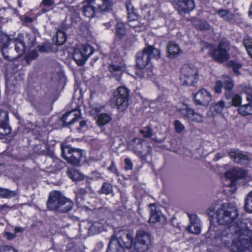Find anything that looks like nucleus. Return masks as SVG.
Returning a JSON list of instances; mask_svg holds the SVG:
<instances>
[{"label": "nucleus", "mask_w": 252, "mask_h": 252, "mask_svg": "<svg viewBox=\"0 0 252 252\" xmlns=\"http://www.w3.org/2000/svg\"><path fill=\"white\" fill-rule=\"evenodd\" d=\"M238 212L229 204H223L216 211L215 217L221 225L211 224L205 234L207 239L227 246L232 240L236 252H252V226L250 229L243 221H235Z\"/></svg>", "instance_id": "nucleus-1"}, {"label": "nucleus", "mask_w": 252, "mask_h": 252, "mask_svg": "<svg viewBox=\"0 0 252 252\" xmlns=\"http://www.w3.org/2000/svg\"><path fill=\"white\" fill-rule=\"evenodd\" d=\"M125 237L126 241L124 240L125 237L121 236L118 239L113 237L108 248V252H124V249H129L133 246L134 249L139 252H143L149 248L151 244V236L143 231H137L133 244V236L131 233H126Z\"/></svg>", "instance_id": "nucleus-2"}, {"label": "nucleus", "mask_w": 252, "mask_h": 252, "mask_svg": "<svg viewBox=\"0 0 252 252\" xmlns=\"http://www.w3.org/2000/svg\"><path fill=\"white\" fill-rule=\"evenodd\" d=\"M203 52H206L212 57L215 60L219 62H223L228 59L229 55L228 53L229 50V43L228 42H221L217 49L207 43H203L201 49Z\"/></svg>", "instance_id": "nucleus-3"}, {"label": "nucleus", "mask_w": 252, "mask_h": 252, "mask_svg": "<svg viewBox=\"0 0 252 252\" xmlns=\"http://www.w3.org/2000/svg\"><path fill=\"white\" fill-rule=\"evenodd\" d=\"M159 57V51L153 46H149L137 53V66L139 68H143L149 65L151 58L158 59Z\"/></svg>", "instance_id": "nucleus-4"}, {"label": "nucleus", "mask_w": 252, "mask_h": 252, "mask_svg": "<svg viewBox=\"0 0 252 252\" xmlns=\"http://www.w3.org/2000/svg\"><path fill=\"white\" fill-rule=\"evenodd\" d=\"M63 158L72 165H78L85 159L83 151L73 149L70 146L62 144L61 147Z\"/></svg>", "instance_id": "nucleus-5"}, {"label": "nucleus", "mask_w": 252, "mask_h": 252, "mask_svg": "<svg viewBox=\"0 0 252 252\" xmlns=\"http://www.w3.org/2000/svg\"><path fill=\"white\" fill-rule=\"evenodd\" d=\"M198 70L194 66L185 65L181 71L180 80L183 85L193 86L198 80Z\"/></svg>", "instance_id": "nucleus-6"}, {"label": "nucleus", "mask_w": 252, "mask_h": 252, "mask_svg": "<svg viewBox=\"0 0 252 252\" xmlns=\"http://www.w3.org/2000/svg\"><path fill=\"white\" fill-rule=\"evenodd\" d=\"M94 52V48L90 45H82L76 47L73 52V57L76 63L83 65L90 56Z\"/></svg>", "instance_id": "nucleus-7"}, {"label": "nucleus", "mask_w": 252, "mask_h": 252, "mask_svg": "<svg viewBox=\"0 0 252 252\" xmlns=\"http://www.w3.org/2000/svg\"><path fill=\"white\" fill-rule=\"evenodd\" d=\"M246 173L240 168L233 167L226 171L223 177L224 185L225 186L235 188V181L237 178H244Z\"/></svg>", "instance_id": "nucleus-8"}, {"label": "nucleus", "mask_w": 252, "mask_h": 252, "mask_svg": "<svg viewBox=\"0 0 252 252\" xmlns=\"http://www.w3.org/2000/svg\"><path fill=\"white\" fill-rule=\"evenodd\" d=\"M128 148L139 157L146 155L150 150V148L146 146V141L140 138L132 139L128 145Z\"/></svg>", "instance_id": "nucleus-9"}, {"label": "nucleus", "mask_w": 252, "mask_h": 252, "mask_svg": "<svg viewBox=\"0 0 252 252\" xmlns=\"http://www.w3.org/2000/svg\"><path fill=\"white\" fill-rule=\"evenodd\" d=\"M117 108L120 111H123L128 105V91L125 87H119L115 92Z\"/></svg>", "instance_id": "nucleus-10"}, {"label": "nucleus", "mask_w": 252, "mask_h": 252, "mask_svg": "<svg viewBox=\"0 0 252 252\" xmlns=\"http://www.w3.org/2000/svg\"><path fill=\"white\" fill-rule=\"evenodd\" d=\"M178 111L184 116L195 123H201L203 117L198 113L195 112L192 109L186 104H183L181 108H178Z\"/></svg>", "instance_id": "nucleus-11"}, {"label": "nucleus", "mask_w": 252, "mask_h": 252, "mask_svg": "<svg viewBox=\"0 0 252 252\" xmlns=\"http://www.w3.org/2000/svg\"><path fill=\"white\" fill-rule=\"evenodd\" d=\"M194 99L196 104L207 106L212 101V95L210 92L202 89L194 94Z\"/></svg>", "instance_id": "nucleus-12"}, {"label": "nucleus", "mask_w": 252, "mask_h": 252, "mask_svg": "<svg viewBox=\"0 0 252 252\" xmlns=\"http://www.w3.org/2000/svg\"><path fill=\"white\" fill-rule=\"evenodd\" d=\"M64 198L60 191H54L51 192L47 202V207L50 210H58Z\"/></svg>", "instance_id": "nucleus-13"}, {"label": "nucleus", "mask_w": 252, "mask_h": 252, "mask_svg": "<svg viewBox=\"0 0 252 252\" xmlns=\"http://www.w3.org/2000/svg\"><path fill=\"white\" fill-rule=\"evenodd\" d=\"M189 218V224L187 227V230L188 232L198 234L201 232V224L200 220L195 214L188 213Z\"/></svg>", "instance_id": "nucleus-14"}, {"label": "nucleus", "mask_w": 252, "mask_h": 252, "mask_svg": "<svg viewBox=\"0 0 252 252\" xmlns=\"http://www.w3.org/2000/svg\"><path fill=\"white\" fill-rule=\"evenodd\" d=\"M82 11L84 15L88 18H93L98 12L95 2L84 0L83 2Z\"/></svg>", "instance_id": "nucleus-15"}, {"label": "nucleus", "mask_w": 252, "mask_h": 252, "mask_svg": "<svg viewBox=\"0 0 252 252\" xmlns=\"http://www.w3.org/2000/svg\"><path fill=\"white\" fill-rule=\"evenodd\" d=\"M179 11L188 12L194 9L195 4L193 0H173Z\"/></svg>", "instance_id": "nucleus-16"}, {"label": "nucleus", "mask_w": 252, "mask_h": 252, "mask_svg": "<svg viewBox=\"0 0 252 252\" xmlns=\"http://www.w3.org/2000/svg\"><path fill=\"white\" fill-rule=\"evenodd\" d=\"M7 121V112L0 111V135H6L10 133L11 128L8 125Z\"/></svg>", "instance_id": "nucleus-17"}, {"label": "nucleus", "mask_w": 252, "mask_h": 252, "mask_svg": "<svg viewBox=\"0 0 252 252\" xmlns=\"http://www.w3.org/2000/svg\"><path fill=\"white\" fill-rule=\"evenodd\" d=\"M80 115L79 111H69L64 114L62 118V121L66 126L74 124L79 119Z\"/></svg>", "instance_id": "nucleus-18"}, {"label": "nucleus", "mask_w": 252, "mask_h": 252, "mask_svg": "<svg viewBox=\"0 0 252 252\" xmlns=\"http://www.w3.org/2000/svg\"><path fill=\"white\" fill-rule=\"evenodd\" d=\"M229 156L236 163L240 164H246L248 163V156L238 150L230 152Z\"/></svg>", "instance_id": "nucleus-19"}, {"label": "nucleus", "mask_w": 252, "mask_h": 252, "mask_svg": "<svg viewBox=\"0 0 252 252\" xmlns=\"http://www.w3.org/2000/svg\"><path fill=\"white\" fill-rule=\"evenodd\" d=\"M23 35L19 34L14 42L15 43V50L18 53V56H21L23 54L25 50V43L23 42Z\"/></svg>", "instance_id": "nucleus-20"}, {"label": "nucleus", "mask_w": 252, "mask_h": 252, "mask_svg": "<svg viewBox=\"0 0 252 252\" xmlns=\"http://www.w3.org/2000/svg\"><path fill=\"white\" fill-rule=\"evenodd\" d=\"M225 107L224 102L222 100L213 103L210 108V113L211 114H209V116H215L217 114H220Z\"/></svg>", "instance_id": "nucleus-21"}, {"label": "nucleus", "mask_w": 252, "mask_h": 252, "mask_svg": "<svg viewBox=\"0 0 252 252\" xmlns=\"http://www.w3.org/2000/svg\"><path fill=\"white\" fill-rule=\"evenodd\" d=\"M149 207L151 209L149 221L150 223H154L160 220L161 213L157 211L155 204H151L149 205Z\"/></svg>", "instance_id": "nucleus-22"}, {"label": "nucleus", "mask_w": 252, "mask_h": 252, "mask_svg": "<svg viewBox=\"0 0 252 252\" xmlns=\"http://www.w3.org/2000/svg\"><path fill=\"white\" fill-rule=\"evenodd\" d=\"M136 75L139 78L152 79L155 75L152 66L147 68L144 71L139 70L136 71Z\"/></svg>", "instance_id": "nucleus-23"}, {"label": "nucleus", "mask_w": 252, "mask_h": 252, "mask_svg": "<svg viewBox=\"0 0 252 252\" xmlns=\"http://www.w3.org/2000/svg\"><path fill=\"white\" fill-rule=\"evenodd\" d=\"M68 177L73 181H81L84 179V175L75 169L74 168H69L67 170Z\"/></svg>", "instance_id": "nucleus-24"}, {"label": "nucleus", "mask_w": 252, "mask_h": 252, "mask_svg": "<svg viewBox=\"0 0 252 252\" xmlns=\"http://www.w3.org/2000/svg\"><path fill=\"white\" fill-rule=\"evenodd\" d=\"M225 96L227 99L229 100L231 99V100L229 101L227 107H230L231 106H238L241 103L242 97L238 94H235L231 96L226 93Z\"/></svg>", "instance_id": "nucleus-25"}, {"label": "nucleus", "mask_w": 252, "mask_h": 252, "mask_svg": "<svg viewBox=\"0 0 252 252\" xmlns=\"http://www.w3.org/2000/svg\"><path fill=\"white\" fill-rule=\"evenodd\" d=\"M217 13L220 18L225 21H231L234 18V15L228 9H220Z\"/></svg>", "instance_id": "nucleus-26"}, {"label": "nucleus", "mask_w": 252, "mask_h": 252, "mask_svg": "<svg viewBox=\"0 0 252 252\" xmlns=\"http://www.w3.org/2000/svg\"><path fill=\"white\" fill-rule=\"evenodd\" d=\"M126 9L127 11L128 19L130 21H136L138 19V16L136 13V10L134 8L133 5L128 3L126 4Z\"/></svg>", "instance_id": "nucleus-27"}, {"label": "nucleus", "mask_w": 252, "mask_h": 252, "mask_svg": "<svg viewBox=\"0 0 252 252\" xmlns=\"http://www.w3.org/2000/svg\"><path fill=\"white\" fill-rule=\"evenodd\" d=\"M72 207L73 203L72 201L65 197L63 201L61 203V207H59L58 210L60 212H65L70 210Z\"/></svg>", "instance_id": "nucleus-28"}, {"label": "nucleus", "mask_w": 252, "mask_h": 252, "mask_svg": "<svg viewBox=\"0 0 252 252\" xmlns=\"http://www.w3.org/2000/svg\"><path fill=\"white\" fill-rule=\"evenodd\" d=\"M11 40L9 39L8 36L7 35L0 33V49L3 54V51L4 49L8 47L9 42Z\"/></svg>", "instance_id": "nucleus-29"}, {"label": "nucleus", "mask_w": 252, "mask_h": 252, "mask_svg": "<svg viewBox=\"0 0 252 252\" xmlns=\"http://www.w3.org/2000/svg\"><path fill=\"white\" fill-rule=\"evenodd\" d=\"M238 111L243 116L252 115V104H247L242 105L239 108Z\"/></svg>", "instance_id": "nucleus-30"}, {"label": "nucleus", "mask_w": 252, "mask_h": 252, "mask_svg": "<svg viewBox=\"0 0 252 252\" xmlns=\"http://www.w3.org/2000/svg\"><path fill=\"white\" fill-rule=\"evenodd\" d=\"M103 230V224L99 222H94L89 228V233L93 235Z\"/></svg>", "instance_id": "nucleus-31"}, {"label": "nucleus", "mask_w": 252, "mask_h": 252, "mask_svg": "<svg viewBox=\"0 0 252 252\" xmlns=\"http://www.w3.org/2000/svg\"><path fill=\"white\" fill-rule=\"evenodd\" d=\"M56 40V44L57 45H62L65 42L66 36L63 30L60 29L57 31Z\"/></svg>", "instance_id": "nucleus-32"}, {"label": "nucleus", "mask_w": 252, "mask_h": 252, "mask_svg": "<svg viewBox=\"0 0 252 252\" xmlns=\"http://www.w3.org/2000/svg\"><path fill=\"white\" fill-rule=\"evenodd\" d=\"M111 120V117L109 114H101L97 119V122L99 126H104L107 124Z\"/></svg>", "instance_id": "nucleus-33"}, {"label": "nucleus", "mask_w": 252, "mask_h": 252, "mask_svg": "<svg viewBox=\"0 0 252 252\" xmlns=\"http://www.w3.org/2000/svg\"><path fill=\"white\" fill-rule=\"evenodd\" d=\"M180 51L179 47L178 45L175 44L173 42H171L168 46V52L170 55H177Z\"/></svg>", "instance_id": "nucleus-34"}, {"label": "nucleus", "mask_w": 252, "mask_h": 252, "mask_svg": "<svg viewBox=\"0 0 252 252\" xmlns=\"http://www.w3.org/2000/svg\"><path fill=\"white\" fill-rule=\"evenodd\" d=\"M109 69L111 72H117L116 80L120 81L121 80V66L118 65L110 64Z\"/></svg>", "instance_id": "nucleus-35"}, {"label": "nucleus", "mask_w": 252, "mask_h": 252, "mask_svg": "<svg viewBox=\"0 0 252 252\" xmlns=\"http://www.w3.org/2000/svg\"><path fill=\"white\" fill-rule=\"evenodd\" d=\"M245 207L248 212L252 213V191L248 194L246 199Z\"/></svg>", "instance_id": "nucleus-36"}, {"label": "nucleus", "mask_w": 252, "mask_h": 252, "mask_svg": "<svg viewBox=\"0 0 252 252\" xmlns=\"http://www.w3.org/2000/svg\"><path fill=\"white\" fill-rule=\"evenodd\" d=\"M222 79L224 83L225 89L227 91L232 90L234 86L232 78L228 76H223Z\"/></svg>", "instance_id": "nucleus-37"}, {"label": "nucleus", "mask_w": 252, "mask_h": 252, "mask_svg": "<svg viewBox=\"0 0 252 252\" xmlns=\"http://www.w3.org/2000/svg\"><path fill=\"white\" fill-rule=\"evenodd\" d=\"M126 33V30L123 23H119L116 26V35L120 38L123 36Z\"/></svg>", "instance_id": "nucleus-38"}, {"label": "nucleus", "mask_w": 252, "mask_h": 252, "mask_svg": "<svg viewBox=\"0 0 252 252\" xmlns=\"http://www.w3.org/2000/svg\"><path fill=\"white\" fill-rule=\"evenodd\" d=\"M196 28L200 30H208L210 29V25L204 20L197 21L194 23Z\"/></svg>", "instance_id": "nucleus-39"}, {"label": "nucleus", "mask_w": 252, "mask_h": 252, "mask_svg": "<svg viewBox=\"0 0 252 252\" xmlns=\"http://www.w3.org/2000/svg\"><path fill=\"white\" fill-rule=\"evenodd\" d=\"M15 191H11L7 189H1L0 191V197L2 198H10L16 195Z\"/></svg>", "instance_id": "nucleus-40"}, {"label": "nucleus", "mask_w": 252, "mask_h": 252, "mask_svg": "<svg viewBox=\"0 0 252 252\" xmlns=\"http://www.w3.org/2000/svg\"><path fill=\"white\" fill-rule=\"evenodd\" d=\"M101 191L102 193L108 194L113 191L112 186L108 183H104L101 188Z\"/></svg>", "instance_id": "nucleus-41"}, {"label": "nucleus", "mask_w": 252, "mask_h": 252, "mask_svg": "<svg viewBox=\"0 0 252 252\" xmlns=\"http://www.w3.org/2000/svg\"><path fill=\"white\" fill-rule=\"evenodd\" d=\"M174 127L176 131L178 133L182 132L185 130L184 126L178 120L174 122Z\"/></svg>", "instance_id": "nucleus-42"}, {"label": "nucleus", "mask_w": 252, "mask_h": 252, "mask_svg": "<svg viewBox=\"0 0 252 252\" xmlns=\"http://www.w3.org/2000/svg\"><path fill=\"white\" fill-rule=\"evenodd\" d=\"M140 133L145 137H149L152 136V129L150 127L147 126L140 130Z\"/></svg>", "instance_id": "nucleus-43"}, {"label": "nucleus", "mask_w": 252, "mask_h": 252, "mask_svg": "<svg viewBox=\"0 0 252 252\" xmlns=\"http://www.w3.org/2000/svg\"><path fill=\"white\" fill-rule=\"evenodd\" d=\"M229 65H230L232 67L234 73L236 75H238L240 74L238 69L241 67V65L240 64L231 61L229 63Z\"/></svg>", "instance_id": "nucleus-44"}, {"label": "nucleus", "mask_w": 252, "mask_h": 252, "mask_svg": "<svg viewBox=\"0 0 252 252\" xmlns=\"http://www.w3.org/2000/svg\"><path fill=\"white\" fill-rule=\"evenodd\" d=\"M243 90L247 94V99L248 101H252V88L249 87H245Z\"/></svg>", "instance_id": "nucleus-45"}, {"label": "nucleus", "mask_w": 252, "mask_h": 252, "mask_svg": "<svg viewBox=\"0 0 252 252\" xmlns=\"http://www.w3.org/2000/svg\"><path fill=\"white\" fill-rule=\"evenodd\" d=\"M0 252H18V251L12 246H5L1 248Z\"/></svg>", "instance_id": "nucleus-46"}, {"label": "nucleus", "mask_w": 252, "mask_h": 252, "mask_svg": "<svg viewBox=\"0 0 252 252\" xmlns=\"http://www.w3.org/2000/svg\"><path fill=\"white\" fill-rule=\"evenodd\" d=\"M222 86V82L221 81H217L216 83V85L214 88L215 93L218 94L220 93L221 92Z\"/></svg>", "instance_id": "nucleus-47"}, {"label": "nucleus", "mask_w": 252, "mask_h": 252, "mask_svg": "<svg viewBox=\"0 0 252 252\" xmlns=\"http://www.w3.org/2000/svg\"><path fill=\"white\" fill-rule=\"evenodd\" d=\"M55 3L54 0H42L40 6H45L46 7H50L54 5Z\"/></svg>", "instance_id": "nucleus-48"}, {"label": "nucleus", "mask_w": 252, "mask_h": 252, "mask_svg": "<svg viewBox=\"0 0 252 252\" xmlns=\"http://www.w3.org/2000/svg\"><path fill=\"white\" fill-rule=\"evenodd\" d=\"M87 125L86 122L85 121H82L79 123V127L77 128L79 132H82L87 129Z\"/></svg>", "instance_id": "nucleus-49"}, {"label": "nucleus", "mask_w": 252, "mask_h": 252, "mask_svg": "<svg viewBox=\"0 0 252 252\" xmlns=\"http://www.w3.org/2000/svg\"><path fill=\"white\" fill-rule=\"evenodd\" d=\"M75 192L77 199H78L79 198L82 199V196L85 194L86 190L84 189H77Z\"/></svg>", "instance_id": "nucleus-50"}, {"label": "nucleus", "mask_w": 252, "mask_h": 252, "mask_svg": "<svg viewBox=\"0 0 252 252\" xmlns=\"http://www.w3.org/2000/svg\"><path fill=\"white\" fill-rule=\"evenodd\" d=\"M244 45L246 49L252 47V39L250 38H245L244 40Z\"/></svg>", "instance_id": "nucleus-51"}, {"label": "nucleus", "mask_w": 252, "mask_h": 252, "mask_svg": "<svg viewBox=\"0 0 252 252\" xmlns=\"http://www.w3.org/2000/svg\"><path fill=\"white\" fill-rule=\"evenodd\" d=\"M125 162L126 165V166L125 167L126 169V170H130L132 168V163L128 158H126L125 159Z\"/></svg>", "instance_id": "nucleus-52"}, {"label": "nucleus", "mask_w": 252, "mask_h": 252, "mask_svg": "<svg viewBox=\"0 0 252 252\" xmlns=\"http://www.w3.org/2000/svg\"><path fill=\"white\" fill-rule=\"evenodd\" d=\"M226 155V154L224 152H220L217 153L214 157V160L217 161Z\"/></svg>", "instance_id": "nucleus-53"}, {"label": "nucleus", "mask_w": 252, "mask_h": 252, "mask_svg": "<svg viewBox=\"0 0 252 252\" xmlns=\"http://www.w3.org/2000/svg\"><path fill=\"white\" fill-rule=\"evenodd\" d=\"M4 236L6 237L7 239L8 240H11L14 239L16 237L15 234H12L8 232H5L4 233Z\"/></svg>", "instance_id": "nucleus-54"}, {"label": "nucleus", "mask_w": 252, "mask_h": 252, "mask_svg": "<svg viewBox=\"0 0 252 252\" xmlns=\"http://www.w3.org/2000/svg\"><path fill=\"white\" fill-rule=\"evenodd\" d=\"M138 24V22L137 21V20H136V21H130L129 20H128V25L131 27H132V28H135Z\"/></svg>", "instance_id": "nucleus-55"}, {"label": "nucleus", "mask_w": 252, "mask_h": 252, "mask_svg": "<svg viewBox=\"0 0 252 252\" xmlns=\"http://www.w3.org/2000/svg\"><path fill=\"white\" fill-rule=\"evenodd\" d=\"M102 107H93V109H92V113L94 114L95 113H98L100 111H101V109H102Z\"/></svg>", "instance_id": "nucleus-56"}, {"label": "nucleus", "mask_w": 252, "mask_h": 252, "mask_svg": "<svg viewBox=\"0 0 252 252\" xmlns=\"http://www.w3.org/2000/svg\"><path fill=\"white\" fill-rule=\"evenodd\" d=\"M108 170L113 173L116 172V167L114 162H112L111 165L108 167Z\"/></svg>", "instance_id": "nucleus-57"}, {"label": "nucleus", "mask_w": 252, "mask_h": 252, "mask_svg": "<svg viewBox=\"0 0 252 252\" xmlns=\"http://www.w3.org/2000/svg\"><path fill=\"white\" fill-rule=\"evenodd\" d=\"M24 229L23 228H21V227H16L15 228V233H21L23 231Z\"/></svg>", "instance_id": "nucleus-58"}, {"label": "nucleus", "mask_w": 252, "mask_h": 252, "mask_svg": "<svg viewBox=\"0 0 252 252\" xmlns=\"http://www.w3.org/2000/svg\"><path fill=\"white\" fill-rule=\"evenodd\" d=\"M33 21L32 19V18L29 17H26L24 18V21L27 23H31Z\"/></svg>", "instance_id": "nucleus-59"}, {"label": "nucleus", "mask_w": 252, "mask_h": 252, "mask_svg": "<svg viewBox=\"0 0 252 252\" xmlns=\"http://www.w3.org/2000/svg\"><path fill=\"white\" fill-rule=\"evenodd\" d=\"M249 55L252 58V47L246 49Z\"/></svg>", "instance_id": "nucleus-60"}, {"label": "nucleus", "mask_w": 252, "mask_h": 252, "mask_svg": "<svg viewBox=\"0 0 252 252\" xmlns=\"http://www.w3.org/2000/svg\"><path fill=\"white\" fill-rule=\"evenodd\" d=\"M249 14V16L252 18V4L250 6Z\"/></svg>", "instance_id": "nucleus-61"}, {"label": "nucleus", "mask_w": 252, "mask_h": 252, "mask_svg": "<svg viewBox=\"0 0 252 252\" xmlns=\"http://www.w3.org/2000/svg\"><path fill=\"white\" fill-rule=\"evenodd\" d=\"M39 50L40 52H42L46 51L45 48L43 46L39 47Z\"/></svg>", "instance_id": "nucleus-62"}, {"label": "nucleus", "mask_w": 252, "mask_h": 252, "mask_svg": "<svg viewBox=\"0 0 252 252\" xmlns=\"http://www.w3.org/2000/svg\"><path fill=\"white\" fill-rule=\"evenodd\" d=\"M5 78H6V85H7V84L8 83V77H7V75H6Z\"/></svg>", "instance_id": "nucleus-63"}, {"label": "nucleus", "mask_w": 252, "mask_h": 252, "mask_svg": "<svg viewBox=\"0 0 252 252\" xmlns=\"http://www.w3.org/2000/svg\"><path fill=\"white\" fill-rule=\"evenodd\" d=\"M107 25H108L109 27L111 26V25H110V24H109V23H107Z\"/></svg>", "instance_id": "nucleus-64"}]
</instances>
